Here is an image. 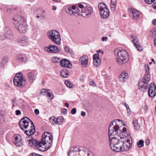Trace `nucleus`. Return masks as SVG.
Masks as SVG:
<instances>
[{
  "label": "nucleus",
  "instance_id": "15",
  "mask_svg": "<svg viewBox=\"0 0 156 156\" xmlns=\"http://www.w3.org/2000/svg\"><path fill=\"white\" fill-rule=\"evenodd\" d=\"M88 57L85 55L81 57L79 60V63L83 67H86L88 65Z\"/></svg>",
  "mask_w": 156,
  "mask_h": 156
},
{
  "label": "nucleus",
  "instance_id": "55",
  "mask_svg": "<svg viewBox=\"0 0 156 156\" xmlns=\"http://www.w3.org/2000/svg\"><path fill=\"white\" fill-rule=\"evenodd\" d=\"M16 115H19L21 114V111L20 110H16Z\"/></svg>",
  "mask_w": 156,
  "mask_h": 156
},
{
  "label": "nucleus",
  "instance_id": "39",
  "mask_svg": "<svg viewBox=\"0 0 156 156\" xmlns=\"http://www.w3.org/2000/svg\"><path fill=\"white\" fill-rule=\"evenodd\" d=\"M151 34L153 37H156V29H153L151 31Z\"/></svg>",
  "mask_w": 156,
  "mask_h": 156
},
{
  "label": "nucleus",
  "instance_id": "51",
  "mask_svg": "<svg viewBox=\"0 0 156 156\" xmlns=\"http://www.w3.org/2000/svg\"><path fill=\"white\" fill-rule=\"evenodd\" d=\"M76 112V109L75 108H73L71 110V113L73 115H74Z\"/></svg>",
  "mask_w": 156,
  "mask_h": 156
},
{
  "label": "nucleus",
  "instance_id": "29",
  "mask_svg": "<svg viewBox=\"0 0 156 156\" xmlns=\"http://www.w3.org/2000/svg\"><path fill=\"white\" fill-rule=\"evenodd\" d=\"M17 42L20 44H26L27 43V37L25 36L21 37L18 39Z\"/></svg>",
  "mask_w": 156,
  "mask_h": 156
},
{
  "label": "nucleus",
  "instance_id": "38",
  "mask_svg": "<svg viewBox=\"0 0 156 156\" xmlns=\"http://www.w3.org/2000/svg\"><path fill=\"white\" fill-rule=\"evenodd\" d=\"M124 105L126 106V108L127 110V113L129 115H130L131 113V112L129 106L125 103H124Z\"/></svg>",
  "mask_w": 156,
  "mask_h": 156
},
{
  "label": "nucleus",
  "instance_id": "54",
  "mask_svg": "<svg viewBox=\"0 0 156 156\" xmlns=\"http://www.w3.org/2000/svg\"><path fill=\"white\" fill-rule=\"evenodd\" d=\"M6 34L10 35L11 34V32L10 30L8 28H7L6 30Z\"/></svg>",
  "mask_w": 156,
  "mask_h": 156
},
{
  "label": "nucleus",
  "instance_id": "45",
  "mask_svg": "<svg viewBox=\"0 0 156 156\" xmlns=\"http://www.w3.org/2000/svg\"><path fill=\"white\" fill-rule=\"evenodd\" d=\"M64 49L65 51L67 53L69 52H70L69 48L67 46H66L64 48Z\"/></svg>",
  "mask_w": 156,
  "mask_h": 156
},
{
  "label": "nucleus",
  "instance_id": "50",
  "mask_svg": "<svg viewBox=\"0 0 156 156\" xmlns=\"http://www.w3.org/2000/svg\"><path fill=\"white\" fill-rule=\"evenodd\" d=\"M90 84L91 86H93V87H95L96 86V85L94 81H90Z\"/></svg>",
  "mask_w": 156,
  "mask_h": 156
},
{
  "label": "nucleus",
  "instance_id": "56",
  "mask_svg": "<svg viewBox=\"0 0 156 156\" xmlns=\"http://www.w3.org/2000/svg\"><path fill=\"white\" fill-rule=\"evenodd\" d=\"M34 113L36 115H38L39 114V110L37 109H35L34 110Z\"/></svg>",
  "mask_w": 156,
  "mask_h": 156
},
{
  "label": "nucleus",
  "instance_id": "52",
  "mask_svg": "<svg viewBox=\"0 0 156 156\" xmlns=\"http://www.w3.org/2000/svg\"><path fill=\"white\" fill-rule=\"evenodd\" d=\"M108 38L107 37H102L101 39V41H107L108 40Z\"/></svg>",
  "mask_w": 156,
  "mask_h": 156
},
{
  "label": "nucleus",
  "instance_id": "13",
  "mask_svg": "<svg viewBox=\"0 0 156 156\" xmlns=\"http://www.w3.org/2000/svg\"><path fill=\"white\" fill-rule=\"evenodd\" d=\"M35 144V147L39 151H43L48 149H47L46 145L41 140V141H37Z\"/></svg>",
  "mask_w": 156,
  "mask_h": 156
},
{
  "label": "nucleus",
  "instance_id": "28",
  "mask_svg": "<svg viewBox=\"0 0 156 156\" xmlns=\"http://www.w3.org/2000/svg\"><path fill=\"white\" fill-rule=\"evenodd\" d=\"M132 42L138 50L142 51L143 50L142 47L139 44V41L138 39H133L132 40Z\"/></svg>",
  "mask_w": 156,
  "mask_h": 156
},
{
  "label": "nucleus",
  "instance_id": "43",
  "mask_svg": "<svg viewBox=\"0 0 156 156\" xmlns=\"http://www.w3.org/2000/svg\"><path fill=\"white\" fill-rule=\"evenodd\" d=\"M116 5L114 4H111L110 6L111 8L112 9V10L113 11H114L115 9Z\"/></svg>",
  "mask_w": 156,
  "mask_h": 156
},
{
  "label": "nucleus",
  "instance_id": "53",
  "mask_svg": "<svg viewBox=\"0 0 156 156\" xmlns=\"http://www.w3.org/2000/svg\"><path fill=\"white\" fill-rule=\"evenodd\" d=\"M30 156H43L41 155H40L39 154H36L35 153H31L30 154Z\"/></svg>",
  "mask_w": 156,
  "mask_h": 156
},
{
  "label": "nucleus",
  "instance_id": "16",
  "mask_svg": "<svg viewBox=\"0 0 156 156\" xmlns=\"http://www.w3.org/2000/svg\"><path fill=\"white\" fill-rule=\"evenodd\" d=\"M122 141H119L117 144H116L111 149L113 151L116 152H118L120 151H124Z\"/></svg>",
  "mask_w": 156,
  "mask_h": 156
},
{
  "label": "nucleus",
  "instance_id": "2",
  "mask_svg": "<svg viewBox=\"0 0 156 156\" xmlns=\"http://www.w3.org/2000/svg\"><path fill=\"white\" fill-rule=\"evenodd\" d=\"M14 23L18 30L21 33L26 32L27 25L25 19L23 16H15L13 18Z\"/></svg>",
  "mask_w": 156,
  "mask_h": 156
},
{
  "label": "nucleus",
  "instance_id": "58",
  "mask_svg": "<svg viewBox=\"0 0 156 156\" xmlns=\"http://www.w3.org/2000/svg\"><path fill=\"white\" fill-rule=\"evenodd\" d=\"M0 37L1 38V39H2V40H4L5 38H6L7 37L6 36H5L4 35H1L0 36Z\"/></svg>",
  "mask_w": 156,
  "mask_h": 156
},
{
  "label": "nucleus",
  "instance_id": "37",
  "mask_svg": "<svg viewBox=\"0 0 156 156\" xmlns=\"http://www.w3.org/2000/svg\"><path fill=\"white\" fill-rule=\"evenodd\" d=\"M49 91V89H47L46 88H42L41 91V93L43 95H46V94H47Z\"/></svg>",
  "mask_w": 156,
  "mask_h": 156
},
{
  "label": "nucleus",
  "instance_id": "21",
  "mask_svg": "<svg viewBox=\"0 0 156 156\" xmlns=\"http://www.w3.org/2000/svg\"><path fill=\"white\" fill-rule=\"evenodd\" d=\"M128 75L126 71H123L118 77L119 80L121 82H124L128 78Z\"/></svg>",
  "mask_w": 156,
  "mask_h": 156
},
{
  "label": "nucleus",
  "instance_id": "22",
  "mask_svg": "<svg viewBox=\"0 0 156 156\" xmlns=\"http://www.w3.org/2000/svg\"><path fill=\"white\" fill-rule=\"evenodd\" d=\"M60 65L62 67L69 68H71L72 66L70 62L66 59H62L60 61Z\"/></svg>",
  "mask_w": 156,
  "mask_h": 156
},
{
  "label": "nucleus",
  "instance_id": "42",
  "mask_svg": "<svg viewBox=\"0 0 156 156\" xmlns=\"http://www.w3.org/2000/svg\"><path fill=\"white\" fill-rule=\"evenodd\" d=\"M98 54H99L100 56H102L104 54V51L101 50H99L97 51Z\"/></svg>",
  "mask_w": 156,
  "mask_h": 156
},
{
  "label": "nucleus",
  "instance_id": "31",
  "mask_svg": "<svg viewBox=\"0 0 156 156\" xmlns=\"http://www.w3.org/2000/svg\"><path fill=\"white\" fill-rule=\"evenodd\" d=\"M16 58L18 60L21 62H25L27 61V58L24 55L21 54L18 55L16 56Z\"/></svg>",
  "mask_w": 156,
  "mask_h": 156
},
{
  "label": "nucleus",
  "instance_id": "57",
  "mask_svg": "<svg viewBox=\"0 0 156 156\" xmlns=\"http://www.w3.org/2000/svg\"><path fill=\"white\" fill-rule=\"evenodd\" d=\"M145 144L147 145H149L150 143V141L149 139H147L145 141Z\"/></svg>",
  "mask_w": 156,
  "mask_h": 156
},
{
  "label": "nucleus",
  "instance_id": "18",
  "mask_svg": "<svg viewBox=\"0 0 156 156\" xmlns=\"http://www.w3.org/2000/svg\"><path fill=\"white\" fill-rule=\"evenodd\" d=\"M109 135V143L111 148H112L116 144H117L120 140L115 136H113L115 135Z\"/></svg>",
  "mask_w": 156,
  "mask_h": 156
},
{
  "label": "nucleus",
  "instance_id": "17",
  "mask_svg": "<svg viewBox=\"0 0 156 156\" xmlns=\"http://www.w3.org/2000/svg\"><path fill=\"white\" fill-rule=\"evenodd\" d=\"M119 133L121 139L126 138L128 134L126 131V129L125 127L121 126L119 129L118 134Z\"/></svg>",
  "mask_w": 156,
  "mask_h": 156
},
{
  "label": "nucleus",
  "instance_id": "30",
  "mask_svg": "<svg viewBox=\"0 0 156 156\" xmlns=\"http://www.w3.org/2000/svg\"><path fill=\"white\" fill-rule=\"evenodd\" d=\"M133 126L135 130H139L140 128V126L136 119H134L133 121Z\"/></svg>",
  "mask_w": 156,
  "mask_h": 156
},
{
  "label": "nucleus",
  "instance_id": "24",
  "mask_svg": "<svg viewBox=\"0 0 156 156\" xmlns=\"http://www.w3.org/2000/svg\"><path fill=\"white\" fill-rule=\"evenodd\" d=\"M94 64V66H99L101 62V59L100 58V55L95 54L93 55Z\"/></svg>",
  "mask_w": 156,
  "mask_h": 156
},
{
  "label": "nucleus",
  "instance_id": "35",
  "mask_svg": "<svg viewBox=\"0 0 156 156\" xmlns=\"http://www.w3.org/2000/svg\"><path fill=\"white\" fill-rule=\"evenodd\" d=\"M65 83L67 87L69 88H73L74 87L73 84L71 83L68 80H66L65 81Z\"/></svg>",
  "mask_w": 156,
  "mask_h": 156
},
{
  "label": "nucleus",
  "instance_id": "8",
  "mask_svg": "<svg viewBox=\"0 0 156 156\" xmlns=\"http://www.w3.org/2000/svg\"><path fill=\"white\" fill-rule=\"evenodd\" d=\"M122 121L119 119L115 120L113 122L110 123L108 129V135H116L118 134L119 129L120 127L119 126L116 124L117 121Z\"/></svg>",
  "mask_w": 156,
  "mask_h": 156
},
{
  "label": "nucleus",
  "instance_id": "4",
  "mask_svg": "<svg viewBox=\"0 0 156 156\" xmlns=\"http://www.w3.org/2000/svg\"><path fill=\"white\" fill-rule=\"evenodd\" d=\"M47 35L49 39L57 45L60 44L61 38L59 32L55 30H52L47 32Z\"/></svg>",
  "mask_w": 156,
  "mask_h": 156
},
{
  "label": "nucleus",
  "instance_id": "63",
  "mask_svg": "<svg viewBox=\"0 0 156 156\" xmlns=\"http://www.w3.org/2000/svg\"><path fill=\"white\" fill-rule=\"evenodd\" d=\"M152 6L154 9H156V2L152 5Z\"/></svg>",
  "mask_w": 156,
  "mask_h": 156
},
{
  "label": "nucleus",
  "instance_id": "1",
  "mask_svg": "<svg viewBox=\"0 0 156 156\" xmlns=\"http://www.w3.org/2000/svg\"><path fill=\"white\" fill-rule=\"evenodd\" d=\"M66 12L76 16H82L85 18L90 16L93 12L91 6L88 4L84 2L79 3L66 9Z\"/></svg>",
  "mask_w": 156,
  "mask_h": 156
},
{
  "label": "nucleus",
  "instance_id": "36",
  "mask_svg": "<svg viewBox=\"0 0 156 156\" xmlns=\"http://www.w3.org/2000/svg\"><path fill=\"white\" fill-rule=\"evenodd\" d=\"M137 145L139 147H143L144 145V140H139L137 143Z\"/></svg>",
  "mask_w": 156,
  "mask_h": 156
},
{
  "label": "nucleus",
  "instance_id": "3",
  "mask_svg": "<svg viewBox=\"0 0 156 156\" xmlns=\"http://www.w3.org/2000/svg\"><path fill=\"white\" fill-rule=\"evenodd\" d=\"M114 54L117 57L116 60L119 65L126 63L129 60V56L127 52L125 50L119 51L116 49L114 51Z\"/></svg>",
  "mask_w": 156,
  "mask_h": 156
},
{
  "label": "nucleus",
  "instance_id": "47",
  "mask_svg": "<svg viewBox=\"0 0 156 156\" xmlns=\"http://www.w3.org/2000/svg\"><path fill=\"white\" fill-rule=\"evenodd\" d=\"M145 70L147 72V73L150 70L149 66L147 64H145Z\"/></svg>",
  "mask_w": 156,
  "mask_h": 156
},
{
  "label": "nucleus",
  "instance_id": "5",
  "mask_svg": "<svg viewBox=\"0 0 156 156\" xmlns=\"http://www.w3.org/2000/svg\"><path fill=\"white\" fill-rule=\"evenodd\" d=\"M13 82L15 85L18 87H24L27 84L26 80L23 77L21 73L16 74L14 78Z\"/></svg>",
  "mask_w": 156,
  "mask_h": 156
},
{
  "label": "nucleus",
  "instance_id": "48",
  "mask_svg": "<svg viewBox=\"0 0 156 156\" xmlns=\"http://www.w3.org/2000/svg\"><path fill=\"white\" fill-rule=\"evenodd\" d=\"M47 96L51 98V99H52L54 97V96H53V95L52 94V93H50L49 91H48V93L47 94Z\"/></svg>",
  "mask_w": 156,
  "mask_h": 156
},
{
  "label": "nucleus",
  "instance_id": "11",
  "mask_svg": "<svg viewBox=\"0 0 156 156\" xmlns=\"http://www.w3.org/2000/svg\"><path fill=\"white\" fill-rule=\"evenodd\" d=\"M44 50L48 53H56L59 51L58 47L55 45L50 44L49 46H45L44 48Z\"/></svg>",
  "mask_w": 156,
  "mask_h": 156
},
{
  "label": "nucleus",
  "instance_id": "44",
  "mask_svg": "<svg viewBox=\"0 0 156 156\" xmlns=\"http://www.w3.org/2000/svg\"><path fill=\"white\" fill-rule=\"evenodd\" d=\"M16 99H14L12 100V106L13 107L16 106L17 105V104L16 103Z\"/></svg>",
  "mask_w": 156,
  "mask_h": 156
},
{
  "label": "nucleus",
  "instance_id": "27",
  "mask_svg": "<svg viewBox=\"0 0 156 156\" xmlns=\"http://www.w3.org/2000/svg\"><path fill=\"white\" fill-rule=\"evenodd\" d=\"M28 138L29 139L27 140V141L28 142L29 146L31 147H35V143H36L37 140H35L31 136H30V137H28Z\"/></svg>",
  "mask_w": 156,
  "mask_h": 156
},
{
  "label": "nucleus",
  "instance_id": "23",
  "mask_svg": "<svg viewBox=\"0 0 156 156\" xmlns=\"http://www.w3.org/2000/svg\"><path fill=\"white\" fill-rule=\"evenodd\" d=\"M35 72L34 71L30 72L27 74V77L29 82L33 83L36 79V74Z\"/></svg>",
  "mask_w": 156,
  "mask_h": 156
},
{
  "label": "nucleus",
  "instance_id": "33",
  "mask_svg": "<svg viewBox=\"0 0 156 156\" xmlns=\"http://www.w3.org/2000/svg\"><path fill=\"white\" fill-rule=\"evenodd\" d=\"M50 122L53 125L56 124V118L54 116H52L49 119Z\"/></svg>",
  "mask_w": 156,
  "mask_h": 156
},
{
  "label": "nucleus",
  "instance_id": "62",
  "mask_svg": "<svg viewBox=\"0 0 156 156\" xmlns=\"http://www.w3.org/2000/svg\"><path fill=\"white\" fill-rule=\"evenodd\" d=\"M152 23L154 25H156V19H154L152 21Z\"/></svg>",
  "mask_w": 156,
  "mask_h": 156
},
{
  "label": "nucleus",
  "instance_id": "49",
  "mask_svg": "<svg viewBox=\"0 0 156 156\" xmlns=\"http://www.w3.org/2000/svg\"><path fill=\"white\" fill-rule=\"evenodd\" d=\"M61 112L62 113L64 114L65 115L66 114L67 112V110L65 108H62L61 109Z\"/></svg>",
  "mask_w": 156,
  "mask_h": 156
},
{
  "label": "nucleus",
  "instance_id": "40",
  "mask_svg": "<svg viewBox=\"0 0 156 156\" xmlns=\"http://www.w3.org/2000/svg\"><path fill=\"white\" fill-rule=\"evenodd\" d=\"M52 60L54 63H57L59 61V58L56 57H53L52 58Z\"/></svg>",
  "mask_w": 156,
  "mask_h": 156
},
{
  "label": "nucleus",
  "instance_id": "26",
  "mask_svg": "<svg viewBox=\"0 0 156 156\" xmlns=\"http://www.w3.org/2000/svg\"><path fill=\"white\" fill-rule=\"evenodd\" d=\"M148 94L149 97L153 98L156 95V88H149Z\"/></svg>",
  "mask_w": 156,
  "mask_h": 156
},
{
  "label": "nucleus",
  "instance_id": "61",
  "mask_svg": "<svg viewBox=\"0 0 156 156\" xmlns=\"http://www.w3.org/2000/svg\"><path fill=\"white\" fill-rule=\"evenodd\" d=\"M86 112L83 111H82L81 113V115L83 116H85L86 115Z\"/></svg>",
  "mask_w": 156,
  "mask_h": 156
},
{
  "label": "nucleus",
  "instance_id": "9",
  "mask_svg": "<svg viewBox=\"0 0 156 156\" xmlns=\"http://www.w3.org/2000/svg\"><path fill=\"white\" fill-rule=\"evenodd\" d=\"M30 124L33 126V123L30 119L26 117H23L19 122V125L22 129L24 130L29 127Z\"/></svg>",
  "mask_w": 156,
  "mask_h": 156
},
{
  "label": "nucleus",
  "instance_id": "59",
  "mask_svg": "<svg viewBox=\"0 0 156 156\" xmlns=\"http://www.w3.org/2000/svg\"><path fill=\"white\" fill-rule=\"evenodd\" d=\"M111 4L116 5V0H111Z\"/></svg>",
  "mask_w": 156,
  "mask_h": 156
},
{
  "label": "nucleus",
  "instance_id": "64",
  "mask_svg": "<svg viewBox=\"0 0 156 156\" xmlns=\"http://www.w3.org/2000/svg\"><path fill=\"white\" fill-rule=\"evenodd\" d=\"M69 104L68 103H66L65 104V106L66 107H69Z\"/></svg>",
  "mask_w": 156,
  "mask_h": 156
},
{
  "label": "nucleus",
  "instance_id": "41",
  "mask_svg": "<svg viewBox=\"0 0 156 156\" xmlns=\"http://www.w3.org/2000/svg\"><path fill=\"white\" fill-rule=\"evenodd\" d=\"M155 0H144L145 2L149 4H151L154 2Z\"/></svg>",
  "mask_w": 156,
  "mask_h": 156
},
{
  "label": "nucleus",
  "instance_id": "32",
  "mask_svg": "<svg viewBox=\"0 0 156 156\" xmlns=\"http://www.w3.org/2000/svg\"><path fill=\"white\" fill-rule=\"evenodd\" d=\"M69 75V72L67 69L63 70L61 72V75L63 77L67 78Z\"/></svg>",
  "mask_w": 156,
  "mask_h": 156
},
{
  "label": "nucleus",
  "instance_id": "19",
  "mask_svg": "<svg viewBox=\"0 0 156 156\" xmlns=\"http://www.w3.org/2000/svg\"><path fill=\"white\" fill-rule=\"evenodd\" d=\"M80 148L78 147H75L71 148L68 152L69 156H76L79 155Z\"/></svg>",
  "mask_w": 156,
  "mask_h": 156
},
{
  "label": "nucleus",
  "instance_id": "14",
  "mask_svg": "<svg viewBox=\"0 0 156 156\" xmlns=\"http://www.w3.org/2000/svg\"><path fill=\"white\" fill-rule=\"evenodd\" d=\"M130 17L134 20L138 19L140 16V13L137 10L131 8L129 11Z\"/></svg>",
  "mask_w": 156,
  "mask_h": 156
},
{
  "label": "nucleus",
  "instance_id": "46",
  "mask_svg": "<svg viewBox=\"0 0 156 156\" xmlns=\"http://www.w3.org/2000/svg\"><path fill=\"white\" fill-rule=\"evenodd\" d=\"M148 88H156V86L153 83H151Z\"/></svg>",
  "mask_w": 156,
  "mask_h": 156
},
{
  "label": "nucleus",
  "instance_id": "10",
  "mask_svg": "<svg viewBox=\"0 0 156 156\" xmlns=\"http://www.w3.org/2000/svg\"><path fill=\"white\" fill-rule=\"evenodd\" d=\"M150 75H145L144 78H142L139 82L138 86L139 88H146L147 87V82L150 80Z\"/></svg>",
  "mask_w": 156,
  "mask_h": 156
},
{
  "label": "nucleus",
  "instance_id": "12",
  "mask_svg": "<svg viewBox=\"0 0 156 156\" xmlns=\"http://www.w3.org/2000/svg\"><path fill=\"white\" fill-rule=\"evenodd\" d=\"M123 144V151L129 150L131 147L132 144L131 139L127 138L122 141Z\"/></svg>",
  "mask_w": 156,
  "mask_h": 156
},
{
  "label": "nucleus",
  "instance_id": "20",
  "mask_svg": "<svg viewBox=\"0 0 156 156\" xmlns=\"http://www.w3.org/2000/svg\"><path fill=\"white\" fill-rule=\"evenodd\" d=\"M13 137V141L14 143L16 146L20 147L23 145V142L20 136V135L15 136Z\"/></svg>",
  "mask_w": 156,
  "mask_h": 156
},
{
  "label": "nucleus",
  "instance_id": "34",
  "mask_svg": "<svg viewBox=\"0 0 156 156\" xmlns=\"http://www.w3.org/2000/svg\"><path fill=\"white\" fill-rule=\"evenodd\" d=\"M64 119L63 117L62 116H59L56 119V124H60L63 121Z\"/></svg>",
  "mask_w": 156,
  "mask_h": 156
},
{
  "label": "nucleus",
  "instance_id": "25",
  "mask_svg": "<svg viewBox=\"0 0 156 156\" xmlns=\"http://www.w3.org/2000/svg\"><path fill=\"white\" fill-rule=\"evenodd\" d=\"M35 132V127L34 125L33 126H31L30 128H29L28 130H26L25 131V133L27 135L29 136L28 137H30L31 135H33Z\"/></svg>",
  "mask_w": 156,
  "mask_h": 156
},
{
  "label": "nucleus",
  "instance_id": "7",
  "mask_svg": "<svg viewBox=\"0 0 156 156\" xmlns=\"http://www.w3.org/2000/svg\"><path fill=\"white\" fill-rule=\"evenodd\" d=\"M98 7L102 18L105 19L109 16V11L106 4L102 2L100 3L98 5Z\"/></svg>",
  "mask_w": 156,
  "mask_h": 156
},
{
  "label": "nucleus",
  "instance_id": "60",
  "mask_svg": "<svg viewBox=\"0 0 156 156\" xmlns=\"http://www.w3.org/2000/svg\"><path fill=\"white\" fill-rule=\"evenodd\" d=\"M131 38L133 39H137L135 35H131L130 36Z\"/></svg>",
  "mask_w": 156,
  "mask_h": 156
},
{
  "label": "nucleus",
  "instance_id": "6",
  "mask_svg": "<svg viewBox=\"0 0 156 156\" xmlns=\"http://www.w3.org/2000/svg\"><path fill=\"white\" fill-rule=\"evenodd\" d=\"M53 136L50 133L45 132L42 135L41 140L46 145L47 149H49L52 145Z\"/></svg>",
  "mask_w": 156,
  "mask_h": 156
}]
</instances>
